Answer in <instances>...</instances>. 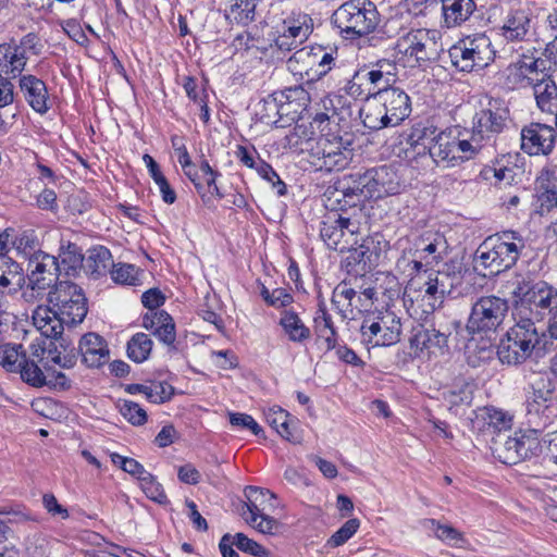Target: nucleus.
<instances>
[{"mask_svg": "<svg viewBox=\"0 0 557 557\" xmlns=\"http://www.w3.org/2000/svg\"><path fill=\"white\" fill-rule=\"evenodd\" d=\"M408 140L419 154L428 151L437 164L455 165L470 160L478 151L475 145L461 137L458 127L444 131H437L434 126L414 128Z\"/></svg>", "mask_w": 557, "mask_h": 557, "instance_id": "f257e3e1", "label": "nucleus"}, {"mask_svg": "<svg viewBox=\"0 0 557 557\" xmlns=\"http://www.w3.org/2000/svg\"><path fill=\"white\" fill-rule=\"evenodd\" d=\"M447 278L445 273L417 272L405 288V301L409 302L407 309L411 317L422 320L434 312L448 293Z\"/></svg>", "mask_w": 557, "mask_h": 557, "instance_id": "f03ea898", "label": "nucleus"}, {"mask_svg": "<svg viewBox=\"0 0 557 557\" xmlns=\"http://www.w3.org/2000/svg\"><path fill=\"white\" fill-rule=\"evenodd\" d=\"M400 182L396 171L389 166L371 169L358 175L354 186H348L343 195L346 203L357 206L366 199H379L400 191Z\"/></svg>", "mask_w": 557, "mask_h": 557, "instance_id": "7ed1b4c3", "label": "nucleus"}, {"mask_svg": "<svg viewBox=\"0 0 557 557\" xmlns=\"http://www.w3.org/2000/svg\"><path fill=\"white\" fill-rule=\"evenodd\" d=\"M332 21L341 33L362 37L376 28L380 13L370 0H349L334 11Z\"/></svg>", "mask_w": 557, "mask_h": 557, "instance_id": "20e7f679", "label": "nucleus"}, {"mask_svg": "<svg viewBox=\"0 0 557 557\" xmlns=\"http://www.w3.org/2000/svg\"><path fill=\"white\" fill-rule=\"evenodd\" d=\"M537 55H524V79L527 86L531 90L536 106L543 112H550L553 110V101L557 97V86L550 78L549 71L552 61L544 57L542 51H535Z\"/></svg>", "mask_w": 557, "mask_h": 557, "instance_id": "39448f33", "label": "nucleus"}, {"mask_svg": "<svg viewBox=\"0 0 557 557\" xmlns=\"http://www.w3.org/2000/svg\"><path fill=\"white\" fill-rule=\"evenodd\" d=\"M60 264L54 256L37 252L28 260L27 284L22 293L28 302L41 299L46 292L57 284Z\"/></svg>", "mask_w": 557, "mask_h": 557, "instance_id": "423d86ee", "label": "nucleus"}, {"mask_svg": "<svg viewBox=\"0 0 557 557\" xmlns=\"http://www.w3.org/2000/svg\"><path fill=\"white\" fill-rule=\"evenodd\" d=\"M305 144L306 149L310 151L311 163L318 170H344L354 156L352 149L348 147L349 143H343L338 136L322 135L315 141L308 138Z\"/></svg>", "mask_w": 557, "mask_h": 557, "instance_id": "0eeeda50", "label": "nucleus"}, {"mask_svg": "<svg viewBox=\"0 0 557 557\" xmlns=\"http://www.w3.org/2000/svg\"><path fill=\"white\" fill-rule=\"evenodd\" d=\"M48 301L58 310L66 325L82 323L88 311L83 289L69 281L57 283L48 293Z\"/></svg>", "mask_w": 557, "mask_h": 557, "instance_id": "6e6552de", "label": "nucleus"}, {"mask_svg": "<svg viewBox=\"0 0 557 557\" xmlns=\"http://www.w3.org/2000/svg\"><path fill=\"white\" fill-rule=\"evenodd\" d=\"M244 494L247 499L240 510L244 520L260 533H276L280 522L267 513L272 506L270 502L275 498V495L256 486H247Z\"/></svg>", "mask_w": 557, "mask_h": 557, "instance_id": "1a4fd4ad", "label": "nucleus"}, {"mask_svg": "<svg viewBox=\"0 0 557 557\" xmlns=\"http://www.w3.org/2000/svg\"><path fill=\"white\" fill-rule=\"evenodd\" d=\"M413 246L414 259L409 265L416 272L423 271L424 267L438 263L448 253L447 239L440 230L426 227L410 235Z\"/></svg>", "mask_w": 557, "mask_h": 557, "instance_id": "9d476101", "label": "nucleus"}, {"mask_svg": "<svg viewBox=\"0 0 557 557\" xmlns=\"http://www.w3.org/2000/svg\"><path fill=\"white\" fill-rule=\"evenodd\" d=\"M458 326L454 320L449 323H433L430 326L421 325L414 329L410 339L411 347L421 358L437 359L449 354L448 338Z\"/></svg>", "mask_w": 557, "mask_h": 557, "instance_id": "9b49d317", "label": "nucleus"}, {"mask_svg": "<svg viewBox=\"0 0 557 557\" xmlns=\"http://www.w3.org/2000/svg\"><path fill=\"white\" fill-rule=\"evenodd\" d=\"M334 62L333 52L322 46H306L296 50L287 60V69L308 81L326 75Z\"/></svg>", "mask_w": 557, "mask_h": 557, "instance_id": "f8f14e48", "label": "nucleus"}, {"mask_svg": "<svg viewBox=\"0 0 557 557\" xmlns=\"http://www.w3.org/2000/svg\"><path fill=\"white\" fill-rule=\"evenodd\" d=\"M361 341L367 346H391L399 342L400 319L389 310L367 317L360 327Z\"/></svg>", "mask_w": 557, "mask_h": 557, "instance_id": "ddd939ff", "label": "nucleus"}, {"mask_svg": "<svg viewBox=\"0 0 557 557\" xmlns=\"http://www.w3.org/2000/svg\"><path fill=\"white\" fill-rule=\"evenodd\" d=\"M508 310L507 301L497 296H482L471 308L467 330L471 334L495 332Z\"/></svg>", "mask_w": 557, "mask_h": 557, "instance_id": "4468645a", "label": "nucleus"}, {"mask_svg": "<svg viewBox=\"0 0 557 557\" xmlns=\"http://www.w3.org/2000/svg\"><path fill=\"white\" fill-rule=\"evenodd\" d=\"M38 38L25 35L18 42L12 40L0 45V77L16 78L24 71L30 54H37Z\"/></svg>", "mask_w": 557, "mask_h": 557, "instance_id": "2eb2a0df", "label": "nucleus"}, {"mask_svg": "<svg viewBox=\"0 0 557 557\" xmlns=\"http://www.w3.org/2000/svg\"><path fill=\"white\" fill-rule=\"evenodd\" d=\"M274 29L275 47L283 52H288L308 39L313 30V22L306 13L292 12L277 23Z\"/></svg>", "mask_w": 557, "mask_h": 557, "instance_id": "dca6fc26", "label": "nucleus"}, {"mask_svg": "<svg viewBox=\"0 0 557 557\" xmlns=\"http://www.w3.org/2000/svg\"><path fill=\"white\" fill-rule=\"evenodd\" d=\"M505 288L512 295V302L515 305L512 317L516 324L507 331L506 337L500 341L497 355L502 363L517 366L520 363V352L522 351V325L520 324L522 317L518 307L522 299L520 297L522 285L517 278L513 282H507Z\"/></svg>", "mask_w": 557, "mask_h": 557, "instance_id": "f3484780", "label": "nucleus"}, {"mask_svg": "<svg viewBox=\"0 0 557 557\" xmlns=\"http://www.w3.org/2000/svg\"><path fill=\"white\" fill-rule=\"evenodd\" d=\"M320 236L329 248L344 252L358 244V225L350 219L332 212L321 222Z\"/></svg>", "mask_w": 557, "mask_h": 557, "instance_id": "a211bd4d", "label": "nucleus"}, {"mask_svg": "<svg viewBox=\"0 0 557 557\" xmlns=\"http://www.w3.org/2000/svg\"><path fill=\"white\" fill-rule=\"evenodd\" d=\"M430 36L426 29L410 28L405 32L394 46V62L403 67H416L430 59L428 53Z\"/></svg>", "mask_w": 557, "mask_h": 557, "instance_id": "6ab92c4d", "label": "nucleus"}, {"mask_svg": "<svg viewBox=\"0 0 557 557\" xmlns=\"http://www.w3.org/2000/svg\"><path fill=\"white\" fill-rule=\"evenodd\" d=\"M310 103V95L302 86H295L276 95L272 100L265 102L270 110H275L278 120L273 123L278 124L283 119L286 122L297 120L304 110Z\"/></svg>", "mask_w": 557, "mask_h": 557, "instance_id": "aec40b11", "label": "nucleus"}, {"mask_svg": "<svg viewBox=\"0 0 557 557\" xmlns=\"http://www.w3.org/2000/svg\"><path fill=\"white\" fill-rule=\"evenodd\" d=\"M15 373H20L21 379L34 387L44 385L61 389L71 387V381L65 373L57 371L52 367H47L46 371H42L37 362L27 356L22 360L21 368Z\"/></svg>", "mask_w": 557, "mask_h": 557, "instance_id": "412c9836", "label": "nucleus"}, {"mask_svg": "<svg viewBox=\"0 0 557 557\" xmlns=\"http://www.w3.org/2000/svg\"><path fill=\"white\" fill-rule=\"evenodd\" d=\"M557 306V289L545 282H537L524 293V320H542Z\"/></svg>", "mask_w": 557, "mask_h": 557, "instance_id": "4be33fe9", "label": "nucleus"}, {"mask_svg": "<svg viewBox=\"0 0 557 557\" xmlns=\"http://www.w3.org/2000/svg\"><path fill=\"white\" fill-rule=\"evenodd\" d=\"M375 92L391 116L389 122L398 125L409 116L411 112V102L409 96L403 89L392 86L388 89Z\"/></svg>", "mask_w": 557, "mask_h": 557, "instance_id": "5701e85b", "label": "nucleus"}, {"mask_svg": "<svg viewBox=\"0 0 557 557\" xmlns=\"http://www.w3.org/2000/svg\"><path fill=\"white\" fill-rule=\"evenodd\" d=\"M555 131L545 124H531L524 129V152L530 156L547 154L552 151Z\"/></svg>", "mask_w": 557, "mask_h": 557, "instance_id": "b1692460", "label": "nucleus"}, {"mask_svg": "<svg viewBox=\"0 0 557 557\" xmlns=\"http://www.w3.org/2000/svg\"><path fill=\"white\" fill-rule=\"evenodd\" d=\"M83 362L89 368H99L109 360L106 341L96 333L85 334L78 345Z\"/></svg>", "mask_w": 557, "mask_h": 557, "instance_id": "393cba45", "label": "nucleus"}, {"mask_svg": "<svg viewBox=\"0 0 557 557\" xmlns=\"http://www.w3.org/2000/svg\"><path fill=\"white\" fill-rule=\"evenodd\" d=\"M267 422L286 441L298 444L301 442V435L298 431V421L290 414L280 408L271 407L265 412Z\"/></svg>", "mask_w": 557, "mask_h": 557, "instance_id": "a878e982", "label": "nucleus"}, {"mask_svg": "<svg viewBox=\"0 0 557 557\" xmlns=\"http://www.w3.org/2000/svg\"><path fill=\"white\" fill-rule=\"evenodd\" d=\"M33 324L41 333V335L48 338H57L63 333L64 325L66 323L61 320V314L53 307L38 306L33 311Z\"/></svg>", "mask_w": 557, "mask_h": 557, "instance_id": "bb28decb", "label": "nucleus"}, {"mask_svg": "<svg viewBox=\"0 0 557 557\" xmlns=\"http://www.w3.org/2000/svg\"><path fill=\"white\" fill-rule=\"evenodd\" d=\"M345 251L348 252L345 259L347 267H359L362 272L376 265L380 259L373 238H366L361 244L358 243Z\"/></svg>", "mask_w": 557, "mask_h": 557, "instance_id": "cd10ccee", "label": "nucleus"}, {"mask_svg": "<svg viewBox=\"0 0 557 557\" xmlns=\"http://www.w3.org/2000/svg\"><path fill=\"white\" fill-rule=\"evenodd\" d=\"M143 326L152 332L165 345H173L176 338L175 324L172 317L161 310L146 313L143 318Z\"/></svg>", "mask_w": 557, "mask_h": 557, "instance_id": "c85d7f7f", "label": "nucleus"}, {"mask_svg": "<svg viewBox=\"0 0 557 557\" xmlns=\"http://www.w3.org/2000/svg\"><path fill=\"white\" fill-rule=\"evenodd\" d=\"M20 88L25 100L36 112L45 113L48 111V91L41 79L34 75H23L20 78Z\"/></svg>", "mask_w": 557, "mask_h": 557, "instance_id": "c756f323", "label": "nucleus"}, {"mask_svg": "<svg viewBox=\"0 0 557 557\" xmlns=\"http://www.w3.org/2000/svg\"><path fill=\"white\" fill-rule=\"evenodd\" d=\"M366 104L360 110V116L366 127L370 129H382L384 127L396 126L389 122V115L385 110V106L379 100V96L374 91L371 96H366Z\"/></svg>", "mask_w": 557, "mask_h": 557, "instance_id": "7c9ffc66", "label": "nucleus"}, {"mask_svg": "<svg viewBox=\"0 0 557 557\" xmlns=\"http://www.w3.org/2000/svg\"><path fill=\"white\" fill-rule=\"evenodd\" d=\"M495 236L486 238L476 249L474 255V270L482 276H492L500 273Z\"/></svg>", "mask_w": 557, "mask_h": 557, "instance_id": "2f4dec72", "label": "nucleus"}, {"mask_svg": "<svg viewBox=\"0 0 557 557\" xmlns=\"http://www.w3.org/2000/svg\"><path fill=\"white\" fill-rule=\"evenodd\" d=\"M552 339L544 331L539 333L533 323H524V358L537 360L544 357L552 348Z\"/></svg>", "mask_w": 557, "mask_h": 557, "instance_id": "473e14b6", "label": "nucleus"}, {"mask_svg": "<svg viewBox=\"0 0 557 557\" xmlns=\"http://www.w3.org/2000/svg\"><path fill=\"white\" fill-rule=\"evenodd\" d=\"M465 39L470 51L471 65H474V69H483L494 60L495 51L486 35L475 34Z\"/></svg>", "mask_w": 557, "mask_h": 557, "instance_id": "72a5a7b5", "label": "nucleus"}, {"mask_svg": "<svg viewBox=\"0 0 557 557\" xmlns=\"http://www.w3.org/2000/svg\"><path fill=\"white\" fill-rule=\"evenodd\" d=\"M519 239V233L513 231L503 232L500 236H495V247L498 255L500 272L512 267L519 259V249L515 240Z\"/></svg>", "mask_w": 557, "mask_h": 557, "instance_id": "f704fd0d", "label": "nucleus"}, {"mask_svg": "<svg viewBox=\"0 0 557 557\" xmlns=\"http://www.w3.org/2000/svg\"><path fill=\"white\" fill-rule=\"evenodd\" d=\"M332 304L343 319H354L355 312H361L362 306L356 304V290L345 282L334 288Z\"/></svg>", "mask_w": 557, "mask_h": 557, "instance_id": "c9c22d12", "label": "nucleus"}, {"mask_svg": "<svg viewBox=\"0 0 557 557\" xmlns=\"http://www.w3.org/2000/svg\"><path fill=\"white\" fill-rule=\"evenodd\" d=\"M536 194L532 203V215L543 216L557 207V190L549 180L537 178Z\"/></svg>", "mask_w": 557, "mask_h": 557, "instance_id": "e433bc0d", "label": "nucleus"}, {"mask_svg": "<svg viewBox=\"0 0 557 557\" xmlns=\"http://www.w3.org/2000/svg\"><path fill=\"white\" fill-rule=\"evenodd\" d=\"M475 9L473 0H444L442 10L447 27H454L466 22Z\"/></svg>", "mask_w": 557, "mask_h": 557, "instance_id": "4c0bfd02", "label": "nucleus"}, {"mask_svg": "<svg viewBox=\"0 0 557 557\" xmlns=\"http://www.w3.org/2000/svg\"><path fill=\"white\" fill-rule=\"evenodd\" d=\"M504 117L491 110H482L475 115L472 141L479 144V140L488 137L492 133L502 131ZM478 147V145H475Z\"/></svg>", "mask_w": 557, "mask_h": 557, "instance_id": "58836bf2", "label": "nucleus"}, {"mask_svg": "<svg viewBox=\"0 0 557 557\" xmlns=\"http://www.w3.org/2000/svg\"><path fill=\"white\" fill-rule=\"evenodd\" d=\"M313 327L319 338L323 341L326 351L336 346V330L331 314L326 311L324 305H319V309L313 318Z\"/></svg>", "mask_w": 557, "mask_h": 557, "instance_id": "ea45409f", "label": "nucleus"}, {"mask_svg": "<svg viewBox=\"0 0 557 557\" xmlns=\"http://www.w3.org/2000/svg\"><path fill=\"white\" fill-rule=\"evenodd\" d=\"M280 325L290 342L302 343L311 336L310 329L306 326L302 320L294 311H283L280 319Z\"/></svg>", "mask_w": 557, "mask_h": 557, "instance_id": "a19ab883", "label": "nucleus"}, {"mask_svg": "<svg viewBox=\"0 0 557 557\" xmlns=\"http://www.w3.org/2000/svg\"><path fill=\"white\" fill-rule=\"evenodd\" d=\"M25 283L22 268L8 257H0V288L13 286V290L21 289Z\"/></svg>", "mask_w": 557, "mask_h": 557, "instance_id": "79ce46f5", "label": "nucleus"}, {"mask_svg": "<svg viewBox=\"0 0 557 557\" xmlns=\"http://www.w3.org/2000/svg\"><path fill=\"white\" fill-rule=\"evenodd\" d=\"M412 23V15L408 9L399 7L383 24V33L387 37H397V39L409 32Z\"/></svg>", "mask_w": 557, "mask_h": 557, "instance_id": "37998d69", "label": "nucleus"}, {"mask_svg": "<svg viewBox=\"0 0 557 557\" xmlns=\"http://www.w3.org/2000/svg\"><path fill=\"white\" fill-rule=\"evenodd\" d=\"M26 357L21 344L0 345V366L8 372L15 373L21 368L22 360Z\"/></svg>", "mask_w": 557, "mask_h": 557, "instance_id": "c03bdc74", "label": "nucleus"}, {"mask_svg": "<svg viewBox=\"0 0 557 557\" xmlns=\"http://www.w3.org/2000/svg\"><path fill=\"white\" fill-rule=\"evenodd\" d=\"M172 146L177 156V161L181 164L185 175L193 182L197 190L201 188L200 177L198 175V170L196 165L193 163L186 146L182 143L178 137L172 138Z\"/></svg>", "mask_w": 557, "mask_h": 557, "instance_id": "a18cd8bd", "label": "nucleus"}, {"mask_svg": "<svg viewBox=\"0 0 557 557\" xmlns=\"http://www.w3.org/2000/svg\"><path fill=\"white\" fill-rule=\"evenodd\" d=\"M258 0H231L226 17L239 24H247L255 18Z\"/></svg>", "mask_w": 557, "mask_h": 557, "instance_id": "49530a36", "label": "nucleus"}, {"mask_svg": "<svg viewBox=\"0 0 557 557\" xmlns=\"http://www.w3.org/2000/svg\"><path fill=\"white\" fill-rule=\"evenodd\" d=\"M152 341L145 333H136L127 343V356L133 361L140 363L148 359Z\"/></svg>", "mask_w": 557, "mask_h": 557, "instance_id": "de8ad7c7", "label": "nucleus"}, {"mask_svg": "<svg viewBox=\"0 0 557 557\" xmlns=\"http://www.w3.org/2000/svg\"><path fill=\"white\" fill-rule=\"evenodd\" d=\"M112 265V256L108 248L98 246L89 250L87 267L92 274L103 275Z\"/></svg>", "mask_w": 557, "mask_h": 557, "instance_id": "09e8293b", "label": "nucleus"}, {"mask_svg": "<svg viewBox=\"0 0 557 557\" xmlns=\"http://www.w3.org/2000/svg\"><path fill=\"white\" fill-rule=\"evenodd\" d=\"M13 246L20 255L29 260L37 252H44L40 249L39 239L34 230H26L20 233L13 240Z\"/></svg>", "mask_w": 557, "mask_h": 557, "instance_id": "8fccbe9b", "label": "nucleus"}, {"mask_svg": "<svg viewBox=\"0 0 557 557\" xmlns=\"http://www.w3.org/2000/svg\"><path fill=\"white\" fill-rule=\"evenodd\" d=\"M429 529L434 531V535L437 540L448 545H459L465 542L463 534L449 524H442L434 519L425 521Z\"/></svg>", "mask_w": 557, "mask_h": 557, "instance_id": "3c124183", "label": "nucleus"}, {"mask_svg": "<svg viewBox=\"0 0 557 557\" xmlns=\"http://www.w3.org/2000/svg\"><path fill=\"white\" fill-rule=\"evenodd\" d=\"M448 55L451 64L457 70L461 72H471L474 70V65H471L470 51L465 38L449 48Z\"/></svg>", "mask_w": 557, "mask_h": 557, "instance_id": "603ef678", "label": "nucleus"}, {"mask_svg": "<svg viewBox=\"0 0 557 557\" xmlns=\"http://www.w3.org/2000/svg\"><path fill=\"white\" fill-rule=\"evenodd\" d=\"M495 451L503 463L517 465L520 462V440L516 436L508 437Z\"/></svg>", "mask_w": 557, "mask_h": 557, "instance_id": "864d4df0", "label": "nucleus"}, {"mask_svg": "<svg viewBox=\"0 0 557 557\" xmlns=\"http://www.w3.org/2000/svg\"><path fill=\"white\" fill-rule=\"evenodd\" d=\"M59 258L66 273L79 269L84 260L81 249L72 243H67L66 246H61Z\"/></svg>", "mask_w": 557, "mask_h": 557, "instance_id": "5fc2aeb1", "label": "nucleus"}, {"mask_svg": "<svg viewBox=\"0 0 557 557\" xmlns=\"http://www.w3.org/2000/svg\"><path fill=\"white\" fill-rule=\"evenodd\" d=\"M522 29V11L520 9L513 10L505 17L504 24L500 27V34L507 40H518Z\"/></svg>", "mask_w": 557, "mask_h": 557, "instance_id": "6e6d98bb", "label": "nucleus"}, {"mask_svg": "<svg viewBox=\"0 0 557 557\" xmlns=\"http://www.w3.org/2000/svg\"><path fill=\"white\" fill-rule=\"evenodd\" d=\"M472 393L473 385L466 380H460L459 383L445 394V398L450 405L459 406L469 404L472 399Z\"/></svg>", "mask_w": 557, "mask_h": 557, "instance_id": "4d7b16f0", "label": "nucleus"}, {"mask_svg": "<svg viewBox=\"0 0 557 557\" xmlns=\"http://www.w3.org/2000/svg\"><path fill=\"white\" fill-rule=\"evenodd\" d=\"M139 269L128 263H120L114 265L111 271L112 280L116 283L125 285L139 284Z\"/></svg>", "mask_w": 557, "mask_h": 557, "instance_id": "13d9d810", "label": "nucleus"}, {"mask_svg": "<svg viewBox=\"0 0 557 557\" xmlns=\"http://www.w3.org/2000/svg\"><path fill=\"white\" fill-rule=\"evenodd\" d=\"M120 413L133 425H143L147 421V412L137 403L121 400L119 403Z\"/></svg>", "mask_w": 557, "mask_h": 557, "instance_id": "bf43d9fd", "label": "nucleus"}, {"mask_svg": "<svg viewBox=\"0 0 557 557\" xmlns=\"http://www.w3.org/2000/svg\"><path fill=\"white\" fill-rule=\"evenodd\" d=\"M360 521L357 518L347 520L329 540L326 545L338 547L345 544L358 531Z\"/></svg>", "mask_w": 557, "mask_h": 557, "instance_id": "052dcab7", "label": "nucleus"}, {"mask_svg": "<svg viewBox=\"0 0 557 557\" xmlns=\"http://www.w3.org/2000/svg\"><path fill=\"white\" fill-rule=\"evenodd\" d=\"M139 484L144 493L150 499L158 502L160 504L166 500V495L163 491L162 485L159 482H157L156 478L150 472H147L139 480Z\"/></svg>", "mask_w": 557, "mask_h": 557, "instance_id": "680f3d73", "label": "nucleus"}, {"mask_svg": "<svg viewBox=\"0 0 557 557\" xmlns=\"http://www.w3.org/2000/svg\"><path fill=\"white\" fill-rule=\"evenodd\" d=\"M260 293L263 300L269 306H272L274 308L287 307L294 300L292 294H289L285 288H275L273 290H269L263 285Z\"/></svg>", "mask_w": 557, "mask_h": 557, "instance_id": "e2e57ef3", "label": "nucleus"}, {"mask_svg": "<svg viewBox=\"0 0 557 557\" xmlns=\"http://www.w3.org/2000/svg\"><path fill=\"white\" fill-rule=\"evenodd\" d=\"M39 351L46 356V359L53 362L54 364L63 368V369H72L76 364V357L73 354H65L59 351L57 348H49L46 350L45 348H36L34 351V356L39 357Z\"/></svg>", "mask_w": 557, "mask_h": 557, "instance_id": "0e129e2a", "label": "nucleus"}, {"mask_svg": "<svg viewBox=\"0 0 557 557\" xmlns=\"http://www.w3.org/2000/svg\"><path fill=\"white\" fill-rule=\"evenodd\" d=\"M174 388L166 382H151L148 384L147 399L153 404H162L172 398Z\"/></svg>", "mask_w": 557, "mask_h": 557, "instance_id": "69168bd1", "label": "nucleus"}, {"mask_svg": "<svg viewBox=\"0 0 557 557\" xmlns=\"http://www.w3.org/2000/svg\"><path fill=\"white\" fill-rule=\"evenodd\" d=\"M383 76L384 75L382 74V71L374 69L366 73H357L355 75V79H364V82H368L372 88H369L366 96H371L374 91H381L392 87L391 83L387 82Z\"/></svg>", "mask_w": 557, "mask_h": 557, "instance_id": "338daca9", "label": "nucleus"}, {"mask_svg": "<svg viewBox=\"0 0 557 557\" xmlns=\"http://www.w3.org/2000/svg\"><path fill=\"white\" fill-rule=\"evenodd\" d=\"M235 546L244 553H248L255 557H269V550L256 541L247 537L243 533H236Z\"/></svg>", "mask_w": 557, "mask_h": 557, "instance_id": "774afa93", "label": "nucleus"}]
</instances>
